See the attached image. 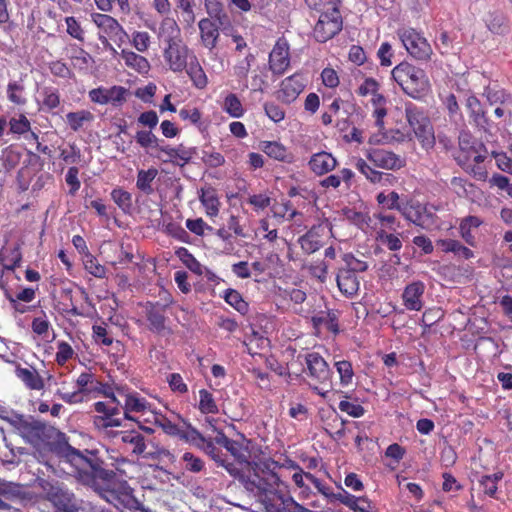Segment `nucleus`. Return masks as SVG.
Listing matches in <instances>:
<instances>
[{
    "label": "nucleus",
    "mask_w": 512,
    "mask_h": 512,
    "mask_svg": "<svg viewBox=\"0 0 512 512\" xmlns=\"http://www.w3.org/2000/svg\"><path fill=\"white\" fill-rule=\"evenodd\" d=\"M55 451L62 462L72 468V475L82 485L100 495L112 492L119 476L125 474L123 465L129 463L118 450L101 447L79 450L68 443L59 444Z\"/></svg>",
    "instance_id": "f257e3e1"
},
{
    "label": "nucleus",
    "mask_w": 512,
    "mask_h": 512,
    "mask_svg": "<svg viewBox=\"0 0 512 512\" xmlns=\"http://www.w3.org/2000/svg\"><path fill=\"white\" fill-rule=\"evenodd\" d=\"M215 442L225 448L239 464H247L251 467V473L246 480V488L256 491L259 495H267L276 491L281 480L276 473L278 462L267 459L260 462H250L251 441L242 437L240 441L228 438L224 432L219 431Z\"/></svg>",
    "instance_id": "f03ea898"
},
{
    "label": "nucleus",
    "mask_w": 512,
    "mask_h": 512,
    "mask_svg": "<svg viewBox=\"0 0 512 512\" xmlns=\"http://www.w3.org/2000/svg\"><path fill=\"white\" fill-rule=\"evenodd\" d=\"M304 373L311 391L328 402L334 401L338 391H333V371L318 352H308L303 356Z\"/></svg>",
    "instance_id": "7ed1b4c3"
},
{
    "label": "nucleus",
    "mask_w": 512,
    "mask_h": 512,
    "mask_svg": "<svg viewBox=\"0 0 512 512\" xmlns=\"http://www.w3.org/2000/svg\"><path fill=\"white\" fill-rule=\"evenodd\" d=\"M405 118L410 133L419 141L421 147L427 151L432 149L436 143L434 128L424 109L412 102H407L405 103Z\"/></svg>",
    "instance_id": "20e7f679"
},
{
    "label": "nucleus",
    "mask_w": 512,
    "mask_h": 512,
    "mask_svg": "<svg viewBox=\"0 0 512 512\" xmlns=\"http://www.w3.org/2000/svg\"><path fill=\"white\" fill-rule=\"evenodd\" d=\"M391 76L403 92L413 98H418L428 85L424 70L407 61L396 65L391 71Z\"/></svg>",
    "instance_id": "39448f33"
},
{
    "label": "nucleus",
    "mask_w": 512,
    "mask_h": 512,
    "mask_svg": "<svg viewBox=\"0 0 512 512\" xmlns=\"http://www.w3.org/2000/svg\"><path fill=\"white\" fill-rule=\"evenodd\" d=\"M396 35L406 52L418 61H429L433 49L423 33L412 27H399Z\"/></svg>",
    "instance_id": "423d86ee"
},
{
    "label": "nucleus",
    "mask_w": 512,
    "mask_h": 512,
    "mask_svg": "<svg viewBox=\"0 0 512 512\" xmlns=\"http://www.w3.org/2000/svg\"><path fill=\"white\" fill-rule=\"evenodd\" d=\"M19 434L30 444L38 445L50 440L56 430L46 423L34 418L19 416L13 422Z\"/></svg>",
    "instance_id": "0eeeda50"
},
{
    "label": "nucleus",
    "mask_w": 512,
    "mask_h": 512,
    "mask_svg": "<svg viewBox=\"0 0 512 512\" xmlns=\"http://www.w3.org/2000/svg\"><path fill=\"white\" fill-rule=\"evenodd\" d=\"M342 16L338 8L332 7L320 14L314 26L313 35L316 41L325 43L342 30Z\"/></svg>",
    "instance_id": "6e6552de"
},
{
    "label": "nucleus",
    "mask_w": 512,
    "mask_h": 512,
    "mask_svg": "<svg viewBox=\"0 0 512 512\" xmlns=\"http://www.w3.org/2000/svg\"><path fill=\"white\" fill-rule=\"evenodd\" d=\"M91 21L99 30L97 36L100 42L105 36L107 40H112L120 46L128 38L127 32L118 20L107 13H92Z\"/></svg>",
    "instance_id": "1a4fd4ad"
},
{
    "label": "nucleus",
    "mask_w": 512,
    "mask_h": 512,
    "mask_svg": "<svg viewBox=\"0 0 512 512\" xmlns=\"http://www.w3.org/2000/svg\"><path fill=\"white\" fill-rule=\"evenodd\" d=\"M45 498L61 512H78L75 495L59 483L46 482L43 486Z\"/></svg>",
    "instance_id": "9d476101"
},
{
    "label": "nucleus",
    "mask_w": 512,
    "mask_h": 512,
    "mask_svg": "<svg viewBox=\"0 0 512 512\" xmlns=\"http://www.w3.org/2000/svg\"><path fill=\"white\" fill-rule=\"evenodd\" d=\"M331 233L332 227L328 220L318 223L317 225H313L299 238L298 241L301 249L307 254H312L318 251L330 238Z\"/></svg>",
    "instance_id": "9b49d317"
},
{
    "label": "nucleus",
    "mask_w": 512,
    "mask_h": 512,
    "mask_svg": "<svg viewBox=\"0 0 512 512\" xmlns=\"http://www.w3.org/2000/svg\"><path fill=\"white\" fill-rule=\"evenodd\" d=\"M401 214L407 221L425 230L434 226L437 218L427 205L418 201L402 204Z\"/></svg>",
    "instance_id": "f8f14e48"
},
{
    "label": "nucleus",
    "mask_w": 512,
    "mask_h": 512,
    "mask_svg": "<svg viewBox=\"0 0 512 512\" xmlns=\"http://www.w3.org/2000/svg\"><path fill=\"white\" fill-rule=\"evenodd\" d=\"M306 88V79L303 74L296 72L284 78L275 92L276 99L282 104L294 103Z\"/></svg>",
    "instance_id": "ddd939ff"
},
{
    "label": "nucleus",
    "mask_w": 512,
    "mask_h": 512,
    "mask_svg": "<svg viewBox=\"0 0 512 512\" xmlns=\"http://www.w3.org/2000/svg\"><path fill=\"white\" fill-rule=\"evenodd\" d=\"M94 410L97 415L93 417V425L99 431H107L108 428L120 427L124 418L119 417L121 410L104 401L94 403Z\"/></svg>",
    "instance_id": "4468645a"
},
{
    "label": "nucleus",
    "mask_w": 512,
    "mask_h": 512,
    "mask_svg": "<svg viewBox=\"0 0 512 512\" xmlns=\"http://www.w3.org/2000/svg\"><path fill=\"white\" fill-rule=\"evenodd\" d=\"M128 93V89L123 86L114 85L109 88L101 86L90 90L88 97L95 104H111L114 107H120L127 101Z\"/></svg>",
    "instance_id": "2eb2a0df"
},
{
    "label": "nucleus",
    "mask_w": 512,
    "mask_h": 512,
    "mask_svg": "<svg viewBox=\"0 0 512 512\" xmlns=\"http://www.w3.org/2000/svg\"><path fill=\"white\" fill-rule=\"evenodd\" d=\"M366 158L375 167L384 170H399L406 165L404 157L384 148H370L367 150Z\"/></svg>",
    "instance_id": "dca6fc26"
},
{
    "label": "nucleus",
    "mask_w": 512,
    "mask_h": 512,
    "mask_svg": "<svg viewBox=\"0 0 512 512\" xmlns=\"http://www.w3.org/2000/svg\"><path fill=\"white\" fill-rule=\"evenodd\" d=\"M118 390V395L124 399L123 404V418L134 421L131 413H145L151 408V404L146 398L141 397L136 391H132L129 387H121Z\"/></svg>",
    "instance_id": "f3484780"
},
{
    "label": "nucleus",
    "mask_w": 512,
    "mask_h": 512,
    "mask_svg": "<svg viewBox=\"0 0 512 512\" xmlns=\"http://www.w3.org/2000/svg\"><path fill=\"white\" fill-rule=\"evenodd\" d=\"M269 70L274 76L283 75L290 67L289 44L285 39H278L269 54Z\"/></svg>",
    "instance_id": "a211bd4d"
},
{
    "label": "nucleus",
    "mask_w": 512,
    "mask_h": 512,
    "mask_svg": "<svg viewBox=\"0 0 512 512\" xmlns=\"http://www.w3.org/2000/svg\"><path fill=\"white\" fill-rule=\"evenodd\" d=\"M163 57L173 72H182L187 67L188 47L183 41L166 43Z\"/></svg>",
    "instance_id": "6ab92c4d"
},
{
    "label": "nucleus",
    "mask_w": 512,
    "mask_h": 512,
    "mask_svg": "<svg viewBox=\"0 0 512 512\" xmlns=\"http://www.w3.org/2000/svg\"><path fill=\"white\" fill-rule=\"evenodd\" d=\"M459 154L455 158L457 163L464 167L468 162L482 163L486 155L480 153L482 145H474L471 143V137L468 134L459 137Z\"/></svg>",
    "instance_id": "aec40b11"
},
{
    "label": "nucleus",
    "mask_w": 512,
    "mask_h": 512,
    "mask_svg": "<svg viewBox=\"0 0 512 512\" xmlns=\"http://www.w3.org/2000/svg\"><path fill=\"white\" fill-rule=\"evenodd\" d=\"M425 288V284L419 280L406 285L401 297L403 305L407 310L420 311L423 308Z\"/></svg>",
    "instance_id": "412c9836"
},
{
    "label": "nucleus",
    "mask_w": 512,
    "mask_h": 512,
    "mask_svg": "<svg viewBox=\"0 0 512 512\" xmlns=\"http://www.w3.org/2000/svg\"><path fill=\"white\" fill-rule=\"evenodd\" d=\"M166 306L159 302H147L145 305V315L149 322V329L157 334L166 329Z\"/></svg>",
    "instance_id": "4be33fe9"
},
{
    "label": "nucleus",
    "mask_w": 512,
    "mask_h": 512,
    "mask_svg": "<svg viewBox=\"0 0 512 512\" xmlns=\"http://www.w3.org/2000/svg\"><path fill=\"white\" fill-rule=\"evenodd\" d=\"M336 281L340 292L348 298L355 296L359 291L360 282L357 275L354 274L352 270L340 268L337 273Z\"/></svg>",
    "instance_id": "5701e85b"
},
{
    "label": "nucleus",
    "mask_w": 512,
    "mask_h": 512,
    "mask_svg": "<svg viewBox=\"0 0 512 512\" xmlns=\"http://www.w3.org/2000/svg\"><path fill=\"white\" fill-rule=\"evenodd\" d=\"M215 443V441L206 440V442L202 444L201 449H203L218 466L224 467L231 476L238 477L240 475V469L234 463L228 462L224 458V454L215 446Z\"/></svg>",
    "instance_id": "b1692460"
},
{
    "label": "nucleus",
    "mask_w": 512,
    "mask_h": 512,
    "mask_svg": "<svg viewBox=\"0 0 512 512\" xmlns=\"http://www.w3.org/2000/svg\"><path fill=\"white\" fill-rule=\"evenodd\" d=\"M355 168L365 176V178L373 184H385L391 182L396 178L389 174L375 170L372 168L366 160L357 158L354 163Z\"/></svg>",
    "instance_id": "393cba45"
},
{
    "label": "nucleus",
    "mask_w": 512,
    "mask_h": 512,
    "mask_svg": "<svg viewBox=\"0 0 512 512\" xmlns=\"http://www.w3.org/2000/svg\"><path fill=\"white\" fill-rule=\"evenodd\" d=\"M202 44L212 50L216 47L219 38V26L211 19L204 18L198 23Z\"/></svg>",
    "instance_id": "a878e982"
},
{
    "label": "nucleus",
    "mask_w": 512,
    "mask_h": 512,
    "mask_svg": "<svg viewBox=\"0 0 512 512\" xmlns=\"http://www.w3.org/2000/svg\"><path fill=\"white\" fill-rule=\"evenodd\" d=\"M336 165L337 161L335 157L325 151L313 154L309 161L310 169L317 175H324L332 171Z\"/></svg>",
    "instance_id": "bb28decb"
},
{
    "label": "nucleus",
    "mask_w": 512,
    "mask_h": 512,
    "mask_svg": "<svg viewBox=\"0 0 512 512\" xmlns=\"http://www.w3.org/2000/svg\"><path fill=\"white\" fill-rule=\"evenodd\" d=\"M465 106L472 122L477 127L487 129V127L489 126V119L486 115V111L483 109L480 100L476 96L470 95L466 99Z\"/></svg>",
    "instance_id": "cd10ccee"
},
{
    "label": "nucleus",
    "mask_w": 512,
    "mask_h": 512,
    "mask_svg": "<svg viewBox=\"0 0 512 512\" xmlns=\"http://www.w3.org/2000/svg\"><path fill=\"white\" fill-rule=\"evenodd\" d=\"M120 57L124 61L127 68L134 70L135 72L146 75L150 71L149 61L142 55L135 53L132 50L122 49Z\"/></svg>",
    "instance_id": "c85d7f7f"
},
{
    "label": "nucleus",
    "mask_w": 512,
    "mask_h": 512,
    "mask_svg": "<svg viewBox=\"0 0 512 512\" xmlns=\"http://www.w3.org/2000/svg\"><path fill=\"white\" fill-rule=\"evenodd\" d=\"M199 200L205 209L208 217H217L220 211L221 202L217 190L213 187L202 188L199 194Z\"/></svg>",
    "instance_id": "c756f323"
},
{
    "label": "nucleus",
    "mask_w": 512,
    "mask_h": 512,
    "mask_svg": "<svg viewBox=\"0 0 512 512\" xmlns=\"http://www.w3.org/2000/svg\"><path fill=\"white\" fill-rule=\"evenodd\" d=\"M333 499L341 502L354 512H369L370 502L366 497H356L341 488L338 493L332 494Z\"/></svg>",
    "instance_id": "7c9ffc66"
},
{
    "label": "nucleus",
    "mask_w": 512,
    "mask_h": 512,
    "mask_svg": "<svg viewBox=\"0 0 512 512\" xmlns=\"http://www.w3.org/2000/svg\"><path fill=\"white\" fill-rule=\"evenodd\" d=\"M15 374L25 386L30 390H42L45 386L43 377L37 372L35 368H23L18 366Z\"/></svg>",
    "instance_id": "2f4dec72"
},
{
    "label": "nucleus",
    "mask_w": 512,
    "mask_h": 512,
    "mask_svg": "<svg viewBox=\"0 0 512 512\" xmlns=\"http://www.w3.org/2000/svg\"><path fill=\"white\" fill-rule=\"evenodd\" d=\"M259 148L263 153L274 160L290 162L292 159V155L289 153L287 147L280 142L262 141L260 142Z\"/></svg>",
    "instance_id": "473e14b6"
},
{
    "label": "nucleus",
    "mask_w": 512,
    "mask_h": 512,
    "mask_svg": "<svg viewBox=\"0 0 512 512\" xmlns=\"http://www.w3.org/2000/svg\"><path fill=\"white\" fill-rule=\"evenodd\" d=\"M450 189L460 198L474 199L478 193V187L463 177L454 176L450 180Z\"/></svg>",
    "instance_id": "72a5a7b5"
},
{
    "label": "nucleus",
    "mask_w": 512,
    "mask_h": 512,
    "mask_svg": "<svg viewBox=\"0 0 512 512\" xmlns=\"http://www.w3.org/2000/svg\"><path fill=\"white\" fill-rule=\"evenodd\" d=\"M121 435V441L124 444H129L132 446V453L135 455H141L144 453L146 449L145 437L135 430L132 431H124V432H108L109 436L115 437L116 435Z\"/></svg>",
    "instance_id": "f704fd0d"
},
{
    "label": "nucleus",
    "mask_w": 512,
    "mask_h": 512,
    "mask_svg": "<svg viewBox=\"0 0 512 512\" xmlns=\"http://www.w3.org/2000/svg\"><path fill=\"white\" fill-rule=\"evenodd\" d=\"M444 253H453L455 256L468 260L474 256L473 251L455 239H439L436 242Z\"/></svg>",
    "instance_id": "c9c22d12"
},
{
    "label": "nucleus",
    "mask_w": 512,
    "mask_h": 512,
    "mask_svg": "<svg viewBox=\"0 0 512 512\" xmlns=\"http://www.w3.org/2000/svg\"><path fill=\"white\" fill-rule=\"evenodd\" d=\"M401 235V233L396 231H384L383 229H377L375 232V239L380 245L386 247L389 251L398 252L403 247Z\"/></svg>",
    "instance_id": "e433bc0d"
},
{
    "label": "nucleus",
    "mask_w": 512,
    "mask_h": 512,
    "mask_svg": "<svg viewBox=\"0 0 512 512\" xmlns=\"http://www.w3.org/2000/svg\"><path fill=\"white\" fill-rule=\"evenodd\" d=\"M157 175L158 170L155 167H151L147 170H138L136 180L137 189L146 195H151L154 192L153 182Z\"/></svg>",
    "instance_id": "4c0bfd02"
},
{
    "label": "nucleus",
    "mask_w": 512,
    "mask_h": 512,
    "mask_svg": "<svg viewBox=\"0 0 512 512\" xmlns=\"http://www.w3.org/2000/svg\"><path fill=\"white\" fill-rule=\"evenodd\" d=\"M159 37L163 39L165 44L182 41L179 26L174 19H163L159 28Z\"/></svg>",
    "instance_id": "58836bf2"
},
{
    "label": "nucleus",
    "mask_w": 512,
    "mask_h": 512,
    "mask_svg": "<svg viewBox=\"0 0 512 512\" xmlns=\"http://www.w3.org/2000/svg\"><path fill=\"white\" fill-rule=\"evenodd\" d=\"M185 69L196 88L204 89L207 86L208 78L196 57H194L189 64L187 63V67Z\"/></svg>",
    "instance_id": "ea45409f"
},
{
    "label": "nucleus",
    "mask_w": 512,
    "mask_h": 512,
    "mask_svg": "<svg viewBox=\"0 0 512 512\" xmlns=\"http://www.w3.org/2000/svg\"><path fill=\"white\" fill-rule=\"evenodd\" d=\"M222 109L230 117L241 118L245 114V108L235 93H228L223 100Z\"/></svg>",
    "instance_id": "a19ab883"
},
{
    "label": "nucleus",
    "mask_w": 512,
    "mask_h": 512,
    "mask_svg": "<svg viewBox=\"0 0 512 512\" xmlns=\"http://www.w3.org/2000/svg\"><path fill=\"white\" fill-rule=\"evenodd\" d=\"M94 120V115L89 110H80L66 114V121L73 132H78L85 123Z\"/></svg>",
    "instance_id": "79ce46f5"
},
{
    "label": "nucleus",
    "mask_w": 512,
    "mask_h": 512,
    "mask_svg": "<svg viewBox=\"0 0 512 512\" xmlns=\"http://www.w3.org/2000/svg\"><path fill=\"white\" fill-rule=\"evenodd\" d=\"M315 327L323 326L328 331L337 334L339 332L338 317L335 312L328 311L312 317Z\"/></svg>",
    "instance_id": "37998d69"
},
{
    "label": "nucleus",
    "mask_w": 512,
    "mask_h": 512,
    "mask_svg": "<svg viewBox=\"0 0 512 512\" xmlns=\"http://www.w3.org/2000/svg\"><path fill=\"white\" fill-rule=\"evenodd\" d=\"M486 26L494 34L504 35L509 31L508 20L503 13H490L486 19Z\"/></svg>",
    "instance_id": "c03bdc74"
},
{
    "label": "nucleus",
    "mask_w": 512,
    "mask_h": 512,
    "mask_svg": "<svg viewBox=\"0 0 512 512\" xmlns=\"http://www.w3.org/2000/svg\"><path fill=\"white\" fill-rule=\"evenodd\" d=\"M111 198L115 202V204L121 209V211L125 214L131 212L133 207L132 202V194L123 188H114L111 193Z\"/></svg>",
    "instance_id": "a18cd8bd"
},
{
    "label": "nucleus",
    "mask_w": 512,
    "mask_h": 512,
    "mask_svg": "<svg viewBox=\"0 0 512 512\" xmlns=\"http://www.w3.org/2000/svg\"><path fill=\"white\" fill-rule=\"evenodd\" d=\"M175 255L190 271L197 275H202V265L187 248H177L175 251Z\"/></svg>",
    "instance_id": "49530a36"
},
{
    "label": "nucleus",
    "mask_w": 512,
    "mask_h": 512,
    "mask_svg": "<svg viewBox=\"0 0 512 512\" xmlns=\"http://www.w3.org/2000/svg\"><path fill=\"white\" fill-rule=\"evenodd\" d=\"M334 366L339 375L340 385L350 386L355 376L352 363L348 360H339L334 363Z\"/></svg>",
    "instance_id": "de8ad7c7"
},
{
    "label": "nucleus",
    "mask_w": 512,
    "mask_h": 512,
    "mask_svg": "<svg viewBox=\"0 0 512 512\" xmlns=\"http://www.w3.org/2000/svg\"><path fill=\"white\" fill-rule=\"evenodd\" d=\"M198 408L203 414H217L219 412V408L213 394L206 389H201L199 391Z\"/></svg>",
    "instance_id": "09e8293b"
},
{
    "label": "nucleus",
    "mask_w": 512,
    "mask_h": 512,
    "mask_svg": "<svg viewBox=\"0 0 512 512\" xmlns=\"http://www.w3.org/2000/svg\"><path fill=\"white\" fill-rule=\"evenodd\" d=\"M258 231L268 243L273 244L279 239L277 225L268 217L259 220Z\"/></svg>",
    "instance_id": "8fccbe9b"
},
{
    "label": "nucleus",
    "mask_w": 512,
    "mask_h": 512,
    "mask_svg": "<svg viewBox=\"0 0 512 512\" xmlns=\"http://www.w3.org/2000/svg\"><path fill=\"white\" fill-rule=\"evenodd\" d=\"M224 300L242 315L248 312V303L242 295L235 289H227L224 293Z\"/></svg>",
    "instance_id": "3c124183"
},
{
    "label": "nucleus",
    "mask_w": 512,
    "mask_h": 512,
    "mask_svg": "<svg viewBox=\"0 0 512 512\" xmlns=\"http://www.w3.org/2000/svg\"><path fill=\"white\" fill-rule=\"evenodd\" d=\"M69 58L73 66L79 70L87 69L92 61L91 55L79 46L72 47Z\"/></svg>",
    "instance_id": "603ef678"
},
{
    "label": "nucleus",
    "mask_w": 512,
    "mask_h": 512,
    "mask_svg": "<svg viewBox=\"0 0 512 512\" xmlns=\"http://www.w3.org/2000/svg\"><path fill=\"white\" fill-rule=\"evenodd\" d=\"M42 109L51 111L60 105V95L57 89L45 87L42 92Z\"/></svg>",
    "instance_id": "864d4df0"
},
{
    "label": "nucleus",
    "mask_w": 512,
    "mask_h": 512,
    "mask_svg": "<svg viewBox=\"0 0 512 512\" xmlns=\"http://www.w3.org/2000/svg\"><path fill=\"white\" fill-rule=\"evenodd\" d=\"M485 95L490 104H501L505 105L512 101L511 96L506 91L498 86L487 87L485 89Z\"/></svg>",
    "instance_id": "5fc2aeb1"
},
{
    "label": "nucleus",
    "mask_w": 512,
    "mask_h": 512,
    "mask_svg": "<svg viewBox=\"0 0 512 512\" xmlns=\"http://www.w3.org/2000/svg\"><path fill=\"white\" fill-rule=\"evenodd\" d=\"M245 202L252 206L255 212H260L270 206L271 197L267 193L248 194Z\"/></svg>",
    "instance_id": "6e6d98bb"
},
{
    "label": "nucleus",
    "mask_w": 512,
    "mask_h": 512,
    "mask_svg": "<svg viewBox=\"0 0 512 512\" xmlns=\"http://www.w3.org/2000/svg\"><path fill=\"white\" fill-rule=\"evenodd\" d=\"M84 267L94 277L104 278L106 276V267L101 265L91 253H87L85 256Z\"/></svg>",
    "instance_id": "4d7b16f0"
},
{
    "label": "nucleus",
    "mask_w": 512,
    "mask_h": 512,
    "mask_svg": "<svg viewBox=\"0 0 512 512\" xmlns=\"http://www.w3.org/2000/svg\"><path fill=\"white\" fill-rule=\"evenodd\" d=\"M75 355L72 346L66 341L57 342V352L55 355V361L58 365L64 366L69 360Z\"/></svg>",
    "instance_id": "13d9d810"
},
{
    "label": "nucleus",
    "mask_w": 512,
    "mask_h": 512,
    "mask_svg": "<svg viewBox=\"0 0 512 512\" xmlns=\"http://www.w3.org/2000/svg\"><path fill=\"white\" fill-rule=\"evenodd\" d=\"M92 337L96 344L110 346L113 344V337L106 328V325H93Z\"/></svg>",
    "instance_id": "bf43d9fd"
},
{
    "label": "nucleus",
    "mask_w": 512,
    "mask_h": 512,
    "mask_svg": "<svg viewBox=\"0 0 512 512\" xmlns=\"http://www.w3.org/2000/svg\"><path fill=\"white\" fill-rule=\"evenodd\" d=\"M377 202L387 209L398 210L401 213L402 204L399 203V194L391 191L389 194L383 192L379 193L376 197Z\"/></svg>",
    "instance_id": "052dcab7"
},
{
    "label": "nucleus",
    "mask_w": 512,
    "mask_h": 512,
    "mask_svg": "<svg viewBox=\"0 0 512 512\" xmlns=\"http://www.w3.org/2000/svg\"><path fill=\"white\" fill-rule=\"evenodd\" d=\"M66 32L72 38L84 42V29L74 16L65 17Z\"/></svg>",
    "instance_id": "680f3d73"
},
{
    "label": "nucleus",
    "mask_w": 512,
    "mask_h": 512,
    "mask_svg": "<svg viewBox=\"0 0 512 512\" xmlns=\"http://www.w3.org/2000/svg\"><path fill=\"white\" fill-rule=\"evenodd\" d=\"M374 218L378 221L375 231L383 229L384 231H396V226L399 225L397 218L392 214L378 213L374 214Z\"/></svg>",
    "instance_id": "e2e57ef3"
},
{
    "label": "nucleus",
    "mask_w": 512,
    "mask_h": 512,
    "mask_svg": "<svg viewBox=\"0 0 512 512\" xmlns=\"http://www.w3.org/2000/svg\"><path fill=\"white\" fill-rule=\"evenodd\" d=\"M79 168L76 166H71L68 168L67 173L65 175V182L69 186L68 194L70 196H75L81 187V182L79 180Z\"/></svg>",
    "instance_id": "0e129e2a"
},
{
    "label": "nucleus",
    "mask_w": 512,
    "mask_h": 512,
    "mask_svg": "<svg viewBox=\"0 0 512 512\" xmlns=\"http://www.w3.org/2000/svg\"><path fill=\"white\" fill-rule=\"evenodd\" d=\"M136 142L142 147V148H155L157 149L159 145L158 138L152 133L151 130H140L137 131L135 135Z\"/></svg>",
    "instance_id": "69168bd1"
},
{
    "label": "nucleus",
    "mask_w": 512,
    "mask_h": 512,
    "mask_svg": "<svg viewBox=\"0 0 512 512\" xmlns=\"http://www.w3.org/2000/svg\"><path fill=\"white\" fill-rule=\"evenodd\" d=\"M255 61V56L252 53H248L246 57L237 62L234 66V75L238 79H246L250 71L252 63Z\"/></svg>",
    "instance_id": "338daca9"
},
{
    "label": "nucleus",
    "mask_w": 512,
    "mask_h": 512,
    "mask_svg": "<svg viewBox=\"0 0 512 512\" xmlns=\"http://www.w3.org/2000/svg\"><path fill=\"white\" fill-rule=\"evenodd\" d=\"M263 107L267 117L274 123H279L284 120L286 113L280 105L275 102H266Z\"/></svg>",
    "instance_id": "774afa93"
}]
</instances>
